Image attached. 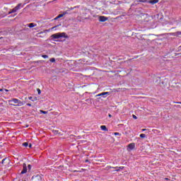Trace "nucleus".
Here are the masks:
<instances>
[{
	"instance_id": "obj_1",
	"label": "nucleus",
	"mask_w": 181,
	"mask_h": 181,
	"mask_svg": "<svg viewBox=\"0 0 181 181\" xmlns=\"http://www.w3.org/2000/svg\"><path fill=\"white\" fill-rule=\"evenodd\" d=\"M51 38L54 39V42H64L65 39H69V35L66 33H57L51 35ZM64 40H62L63 39Z\"/></svg>"
},
{
	"instance_id": "obj_2",
	"label": "nucleus",
	"mask_w": 181,
	"mask_h": 181,
	"mask_svg": "<svg viewBox=\"0 0 181 181\" xmlns=\"http://www.w3.org/2000/svg\"><path fill=\"white\" fill-rule=\"evenodd\" d=\"M10 105H13V107H22L24 105L25 103L21 101L18 98H12L11 100H8Z\"/></svg>"
},
{
	"instance_id": "obj_3",
	"label": "nucleus",
	"mask_w": 181,
	"mask_h": 181,
	"mask_svg": "<svg viewBox=\"0 0 181 181\" xmlns=\"http://www.w3.org/2000/svg\"><path fill=\"white\" fill-rule=\"evenodd\" d=\"M25 173H28V165L26 163L23 164V170H21L20 175H25Z\"/></svg>"
},
{
	"instance_id": "obj_4",
	"label": "nucleus",
	"mask_w": 181,
	"mask_h": 181,
	"mask_svg": "<svg viewBox=\"0 0 181 181\" xmlns=\"http://www.w3.org/2000/svg\"><path fill=\"white\" fill-rule=\"evenodd\" d=\"M32 180L33 181H42V176H40V175L33 176L32 177Z\"/></svg>"
},
{
	"instance_id": "obj_5",
	"label": "nucleus",
	"mask_w": 181,
	"mask_h": 181,
	"mask_svg": "<svg viewBox=\"0 0 181 181\" xmlns=\"http://www.w3.org/2000/svg\"><path fill=\"white\" fill-rule=\"evenodd\" d=\"M110 94H111V93L110 92H103L101 93H99L98 95V97H103V98H105V97H107V95H110Z\"/></svg>"
},
{
	"instance_id": "obj_6",
	"label": "nucleus",
	"mask_w": 181,
	"mask_h": 181,
	"mask_svg": "<svg viewBox=\"0 0 181 181\" xmlns=\"http://www.w3.org/2000/svg\"><path fill=\"white\" fill-rule=\"evenodd\" d=\"M108 21V18L104 16H99V22H106Z\"/></svg>"
},
{
	"instance_id": "obj_7",
	"label": "nucleus",
	"mask_w": 181,
	"mask_h": 181,
	"mask_svg": "<svg viewBox=\"0 0 181 181\" xmlns=\"http://www.w3.org/2000/svg\"><path fill=\"white\" fill-rule=\"evenodd\" d=\"M112 168L113 169H116L115 172H119L120 170H124V166H120V167H110Z\"/></svg>"
},
{
	"instance_id": "obj_8",
	"label": "nucleus",
	"mask_w": 181,
	"mask_h": 181,
	"mask_svg": "<svg viewBox=\"0 0 181 181\" xmlns=\"http://www.w3.org/2000/svg\"><path fill=\"white\" fill-rule=\"evenodd\" d=\"M127 148L132 151V149H135V143H131L127 146Z\"/></svg>"
},
{
	"instance_id": "obj_9",
	"label": "nucleus",
	"mask_w": 181,
	"mask_h": 181,
	"mask_svg": "<svg viewBox=\"0 0 181 181\" xmlns=\"http://www.w3.org/2000/svg\"><path fill=\"white\" fill-rule=\"evenodd\" d=\"M35 26H37V25L35 24L34 23H30L25 25V27L27 28H35Z\"/></svg>"
},
{
	"instance_id": "obj_10",
	"label": "nucleus",
	"mask_w": 181,
	"mask_h": 181,
	"mask_svg": "<svg viewBox=\"0 0 181 181\" xmlns=\"http://www.w3.org/2000/svg\"><path fill=\"white\" fill-rule=\"evenodd\" d=\"M23 6H25V4H22L20 3L16 6V8H17V11H19V9H21V8H23Z\"/></svg>"
},
{
	"instance_id": "obj_11",
	"label": "nucleus",
	"mask_w": 181,
	"mask_h": 181,
	"mask_svg": "<svg viewBox=\"0 0 181 181\" xmlns=\"http://www.w3.org/2000/svg\"><path fill=\"white\" fill-rule=\"evenodd\" d=\"M15 12H18L16 7H14L12 10H11L8 12V15H11V13H15Z\"/></svg>"
},
{
	"instance_id": "obj_12",
	"label": "nucleus",
	"mask_w": 181,
	"mask_h": 181,
	"mask_svg": "<svg viewBox=\"0 0 181 181\" xmlns=\"http://www.w3.org/2000/svg\"><path fill=\"white\" fill-rule=\"evenodd\" d=\"M100 129H102V131L108 132V128H107L105 125L100 126Z\"/></svg>"
},
{
	"instance_id": "obj_13",
	"label": "nucleus",
	"mask_w": 181,
	"mask_h": 181,
	"mask_svg": "<svg viewBox=\"0 0 181 181\" xmlns=\"http://www.w3.org/2000/svg\"><path fill=\"white\" fill-rule=\"evenodd\" d=\"M158 2H159V0H151V1H150V4H151V5H155V4H158Z\"/></svg>"
},
{
	"instance_id": "obj_14",
	"label": "nucleus",
	"mask_w": 181,
	"mask_h": 181,
	"mask_svg": "<svg viewBox=\"0 0 181 181\" xmlns=\"http://www.w3.org/2000/svg\"><path fill=\"white\" fill-rule=\"evenodd\" d=\"M86 102L88 103V104H93V99L92 98H88L86 100Z\"/></svg>"
},
{
	"instance_id": "obj_15",
	"label": "nucleus",
	"mask_w": 181,
	"mask_h": 181,
	"mask_svg": "<svg viewBox=\"0 0 181 181\" xmlns=\"http://www.w3.org/2000/svg\"><path fill=\"white\" fill-rule=\"evenodd\" d=\"M28 99L29 100H30V101H36L37 100V98H36V97H32V96H30L29 98H28Z\"/></svg>"
},
{
	"instance_id": "obj_16",
	"label": "nucleus",
	"mask_w": 181,
	"mask_h": 181,
	"mask_svg": "<svg viewBox=\"0 0 181 181\" xmlns=\"http://www.w3.org/2000/svg\"><path fill=\"white\" fill-rule=\"evenodd\" d=\"M60 18H63V14H62V13L58 15V16L54 18V20L57 21V19H60Z\"/></svg>"
},
{
	"instance_id": "obj_17",
	"label": "nucleus",
	"mask_w": 181,
	"mask_h": 181,
	"mask_svg": "<svg viewBox=\"0 0 181 181\" xmlns=\"http://www.w3.org/2000/svg\"><path fill=\"white\" fill-rule=\"evenodd\" d=\"M140 138H146V134H140Z\"/></svg>"
},
{
	"instance_id": "obj_18",
	"label": "nucleus",
	"mask_w": 181,
	"mask_h": 181,
	"mask_svg": "<svg viewBox=\"0 0 181 181\" xmlns=\"http://www.w3.org/2000/svg\"><path fill=\"white\" fill-rule=\"evenodd\" d=\"M23 146H29V143H28V142H24V143H23Z\"/></svg>"
},
{
	"instance_id": "obj_19",
	"label": "nucleus",
	"mask_w": 181,
	"mask_h": 181,
	"mask_svg": "<svg viewBox=\"0 0 181 181\" xmlns=\"http://www.w3.org/2000/svg\"><path fill=\"white\" fill-rule=\"evenodd\" d=\"M49 62H51V63H54V62H56V59H54V58H51V59H49Z\"/></svg>"
},
{
	"instance_id": "obj_20",
	"label": "nucleus",
	"mask_w": 181,
	"mask_h": 181,
	"mask_svg": "<svg viewBox=\"0 0 181 181\" xmlns=\"http://www.w3.org/2000/svg\"><path fill=\"white\" fill-rule=\"evenodd\" d=\"M31 169H32V165L29 164L28 165V170L30 171V170H31Z\"/></svg>"
},
{
	"instance_id": "obj_21",
	"label": "nucleus",
	"mask_w": 181,
	"mask_h": 181,
	"mask_svg": "<svg viewBox=\"0 0 181 181\" xmlns=\"http://www.w3.org/2000/svg\"><path fill=\"white\" fill-rule=\"evenodd\" d=\"M67 13H69V10L64 11V12L62 13V15H63V16H64V15H67Z\"/></svg>"
},
{
	"instance_id": "obj_22",
	"label": "nucleus",
	"mask_w": 181,
	"mask_h": 181,
	"mask_svg": "<svg viewBox=\"0 0 181 181\" xmlns=\"http://www.w3.org/2000/svg\"><path fill=\"white\" fill-rule=\"evenodd\" d=\"M41 114H47V111H45V110H40Z\"/></svg>"
},
{
	"instance_id": "obj_23",
	"label": "nucleus",
	"mask_w": 181,
	"mask_h": 181,
	"mask_svg": "<svg viewBox=\"0 0 181 181\" xmlns=\"http://www.w3.org/2000/svg\"><path fill=\"white\" fill-rule=\"evenodd\" d=\"M113 135H119V136H121V134H119V132H115L113 133Z\"/></svg>"
},
{
	"instance_id": "obj_24",
	"label": "nucleus",
	"mask_w": 181,
	"mask_h": 181,
	"mask_svg": "<svg viewBox=\"0 0 181 181\" xmlns=\"http://www.w3.org/2000/svg\"><path fill=\"white\" fill-rule=\"evenodd\" d=\"M5 160H6V158H4V159L1 160V165H4V163H5Z\"/></svg>"
},
{
	"instance_id": "obj_25",
	"label": "nucleus",
	"mask_w": 181,
	"mask_h": 181,
	"mask_svg": "<svg viewBox=\"0 0 181 181\" xmlns=\"http://www.w3.org/2000/svg\"><path fill=\"white\" fill-rule=\"evenodd\" d=\"M53 134H59V130H53Z\"/></svg>"
},
{
	"instance_id": "obj_26",
	"label": "nucleus",
	"mask_w": 181,
	"mask_h": 181,
	"mask_svg": "<svg viewBox=\"0 0 181 181\" xmlns=\"http://www.w3.org/2000/svg\"><path fill=\"white\" fill-rule=\"evenodd\" d=\"M42 57H43V59H47L49 57V56H47V55H42Z\"/></svg>"
},
{
	"instance_id": "obj_27",
	"label": "nucleus",
	"mask_w": 181,
	"mask_h": 181,
	"mask_svg": "<svg viewBox=\"0 0 181 181\" xmlns=\"http://www.w3.org/2000/svg\"><path fill=\"white\" fill-rule=\"evenodd\" d=\"M37 91L39 95L42 93V90H40V89H39V88L37 89Z\"/></svg>"
},
{
	"instance_id": "obj_28",
	"label": "nucleus",
	"mask_w": 181,
	"mask_h": 181,
	"mask_svg": "<svg viewBox=\"0 0 181 181\" xmlns=\"http://www.w3.org/2000/svg\"><path fill=\"white\" fill-rule=\"evenodd\" d=\"M177 36L181 35V31H178L175 33Z\"/></svg>"
},
{
	"instance_id": "obj_29",
	"label": "nucleus",
	"mask_w": 181,
	"mask_h": 181,
	"mask_svg": "<svg viewBox=\"0 0 181 181\" xmlns=\"http://www.w3.org/2000/svg\"><path fill=\"white\" fill-rule=\"evenodd\" d=\"M134 119H138V117H136L135 115H132Z\"/></svg>"
},
{
	"instance_id": "obj_30",
	"label": "nucleus",
	"mask_w": 181,
	"mask_h": 181,
	"mask_svg": "<svg viewBox=\"0 0 181 181\" xmlns=\"http://www.w3.org/2000/svg\"><path fill=\"white\" fill-rule=\"evenodd\" d=\"M27 106H28V107H32V104H30V103H27Z\"/></svg>"
},
{
	"instance_id": "obj_31",
	"label": "nucleus",
	"mask_w": 181,
	"mask_h": 181,
	"mask_svg": "<svg viewBox=\"0 0 181 181\" xmlns=\"http://www.w3.org/2000/svg\"><path fill=\"white\" fill-rule=\"evenodd\" d=\"M73 9H74V8L71 7V8H69V10H68V11H73Z\"/></svg>"
},
{
	"instance_id": "obj_32",
	"label": "nucleus",
	"mask_w": 181,
	"mask_h": 181,
	"mask_svg": "<svg viewBox=\"0 0 181 181\" xmlns=\"http://www.w3.org/2000/svg\"><path fill=\"white\" fill-rule=\"evenodd\" d=\"M28 147L30 148H32V144H28Z\"/></svg>"
},
{
	"instance_id": "obj_33",
	"label": "nucleus",
	"mask_w": 181,
	"mask_h": 181,
	"mask_svg": "<svg viewBox=\"0 0 181 181\" xmlns=\"http://www.w3.org/2000/svg\"><path fill=\"white\" fill-rule=\"evenodd\" d=\"M4 91H6V93H8V91H9V90H8V89H4Z\"/></svg>"
},
{
	"instance_id": "obj_34",
	"label": "nucleus",
	"mask_w": 181,
	"mask_h": 181,
	"mask_svg": "<svg viewBox=\"0 0 181 181\" xmlns=\"http://www.w3.org/2000/svg\"><path fill=\"white\" fill-rule=\"evenodd\" d=\"M108 117H109L110 118H111V117H112V115H111V114H109V115H108Z\"/></svg>"
},
{
	"instance_id": "obj_35",
	"label": "nucleus",
	"mask_w": 181,
	"mask_h": 181,
	"mask_svg": "<svg viewBox=\"0 0 181 181\" xmlns=\"http://www.w3.org/2000/svg\"><path fill=\"white\" fill-rule=\"evenodd\" d=\"M88 162H89L88 160H85V163H88Z\"/></svg>"
},
{
	"instance_id": "obj_36",
	"label": "nucleus",
	"mask_w": 181,
	"mask_h": 181,
	"mask_svg": "<svg viewBox=\"0 0 181 181\" xmlns=\"http://www.w3.org/2000/svg\"><path fill=\"white\" fill-rule=\"evenodd\" d=\"M164 180H169V178L165 177V178H164Z\"/></svg>"
},
{
	"instance_id": "obj_37",
	"label": "nucleus",
	"mask_w": 181,
	"mask_h": 181,
	"mask_svg": "<svg viewBox=\"0 0 181 181\" xmlns=\"http://www.w3.org/2000/svg\"><path fill=\"white\" fill-rule=\"evenodd\" d=\"M2 91H4V89L0 88V92H2Z\"/></svg>"
},
{
	"instance_id": "obj_38",
	"label": "nucleus",
	"mask_w": 181,
	"mask_h": 181,
	"mask_svg": "<svg viewBox=\"0 0 181 181\" xmlns=\"http://www.w3.org/2000/svg\"><path fill=\"white\" fill-rule=\"evenodd\" d=\"M142 132H144V131H146V129H142V130H141Z\"/></svg>"
},
{
	"instance_id": "obj_39",
	"label": "nucleus",
	"mask_w": 181,
	"mask_h": 181,
	"mask_svg": "<svg viewBox=\"0 0 181 181\" xmlns=\"http://www.w3.org/2000/svg\"><path fill=\"white\" fill-rule=\"evenodd\" d=\"M177 104H181V102H178V103H177Z\"/></svg>"
},
{
	"instance_id": "obj_40",
	"label": "nucleus",
	"mask_w": 181,
	"mask_h": 181,
	"mask_svg": "<svg viewBox=\"0 0 181 181\" xmlns=\"http://www.w3.org/2000/svg\"><path fill=\"white\" fill-rule=\"evenodd\" d=\"M29 28H26V29H25V30H28Z\"/></svg>"
}]
</instances>
